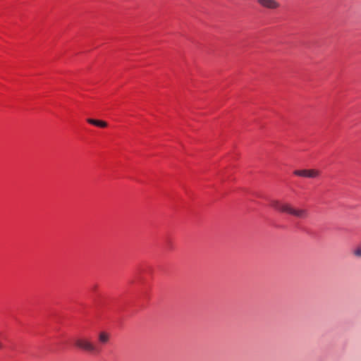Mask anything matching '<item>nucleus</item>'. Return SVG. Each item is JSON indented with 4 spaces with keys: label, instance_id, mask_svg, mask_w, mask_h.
Listing matches in <instances>:
<instances>
[{
    "label": "nucleus",
    "instance_id": "obj_1",
    "mask_svg": "<svg viewBox=\"0 0 361 361\" xmlns=\"http://www.w3.org/2000/svg\"><path fill=\"white\" fill-rule=\"evenodd\" d=\"M271 206L275 209L281 212L287 213L297 218L305 219L308 215L307 211L306 209L295 208L288 203H283L279 201H273L271 202Z\"/></svg>",
    "mask_w": 361,
    "mask_h": 361
},
{
    "label": "nucleus",
    "instance_id": "obj_2",
    "mask_svg": "<svg viewBox=\"0 0 361 361\" xmlns=\"http://www.w3.org/2000/svg\"><path fill=\"white\" fill-rule=\"evenodd\" d=\"M75 345L76 347L89 353H95L97 351V347L88 339L85 338H79L75 339Z\"/></svg>",
    "mask_w": 361,
    "mask_h": 361
},
{
    "label": "nucleus",
    "instance_id": "obj_3",
    "mask_svg": "<svg viewBox=\"0 0 361 361\" xmlns=\"http://www.w3.org/2000/svg\"><path fill=\"white\" fill-rule=\"evenodd\" d=\"M294 175L304 177V178H317L320 172L318 170L316 169H302V170H295L293 172Z\"/></svg>",
    "mask_w": 361,
    "mask_h": 361
},
{
    "label": "nucleus",
    "instance_id": "obj_4",
    "mask_svg": "<svg viewBox=\"0 0 361 361\" xmlns=\"http://www.w3.org/2000/svg\"><path fill=\"white\" fill-rule=\"evenodd\" d=\"M263 8L274 10L280 6V4L276 0H257Z\"/></svg>",
    "mask_w": 361,
    "mask_h": 361
},
{
    "label": "nucleus",
    "instance_id": "obj_5",
    "mask_svg": "<svg viewBox=\"0 0 361 361\" xmlns=\"http://www.w3.org/2000/svg\"><path fill=\"white\" fill-rule=\"evenodd\" d=\"M87 121L92 125L96 126L100 128H106L107 126V123L104 121L95 120L93 118H88Z\"/></svg>",
    "mask_w": 361,
    "mask_h": 361
},
{
    "label": "nucleus",
    "instance_id": "obj_6",
    "mask_svg": "<svg viewBox=\"0 0 361 361\" xmlns=\"http://www.w3.org/2000/svg\"><path fill=\"white\" fill-rule=\"evenodd\" d=\"M109 338H110V336L109 334H107L106 332L102 331V332L99 333L98 339H99V341L102 344H106L109 342Z\"/></svg>",
    "mask_w": 361,
    "mask_h": 361
},
{
    "label": "nucleus",
    "instance_id": "obj_7",
    "mask_svg": "<svg viewBox=\"0 0 361 361\" xmlns=\"http://www.w3.org/2000/svg\"><path fill=\"white\" fill-rule=\"evenodd\" d=\"M354 255H355L356 257H361V247L357 248V249L354 251Z\"/></svg>",
    "mask_w": 361,
    "mask_h": 361
},
{
    "label": "nucleus",
    "instance_id": "obj_8",
    "mask_svg": "<svg viewBox=\"0 0 361 361\" xmlns=\"http://www.w3.org/2000/svg\"><path fill=\"white\" fill-rule=\"evenodd\" d=\"M2 348H3V344H2V343L0 341V350H1V349H2Z\"/></svg>",
    "mask_w": 361,
    "mask_h": 361
}]
</instances>
